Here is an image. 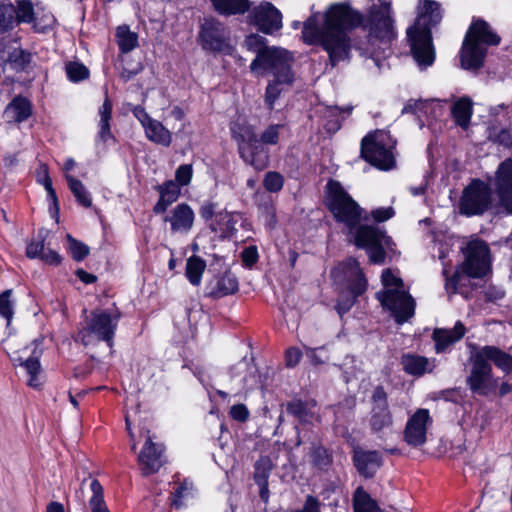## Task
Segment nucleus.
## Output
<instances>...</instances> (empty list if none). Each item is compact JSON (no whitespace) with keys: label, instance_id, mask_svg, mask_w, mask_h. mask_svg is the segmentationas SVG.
I'll return each instance as SVG.
<instances>
[{"label":"nucleus","instance_id":"obj_1","mask_svg":"<svg viewBox=\"0 0 512 512\" xmlns=\"http://www.w3.org/2000/svg\"><path fill=\"white\" fill-rule=\"evenodd\" d=\"M363 20V15L349 4L334 3L323 15L314 13L304 22L302 37L309 45L320 44L335 66L349 58L352 47L349 33Z\"/></svg>","mask_w":512,"mask_h":512},{"label":"nucleus","instance_id":"obj_2","mask_svg":"<svg viewBox=\"0 0 512 512\" xmlns=\"http://www.w3.org/2000/svg\"><path fill=\"white\" fill-rule=\"evenodd\" d=\"M328 207L337 222L343 223L354 234V243L365 249L370 262L382 264L385 261V248L392 245V239L377 227L361 225L363 209L343 189L340 183L330 181Z\"/></svg>","mask_w":512,"mask_h":512},{"label":"nucleus","instance_id":"obj_3","mask_svg":"<svg viewBox=\"0 0 512 512\" xmlns=\"http://www.w3.org/2000/svg\"><path fill=\"white\" fill-rule=\"evenodd\" d=\"M442 17L440 3L433 0L419 1L418 16L414 25L407 29V38L413 58L421 68L431 66L435 60L431 29L441 22Z\"/></svg>","mask_w":512,"mask_h":512},{"label":"nucleus","instance_id":"obj_4","mask_svg":"<svg viewBox=\"0 0 512 512\" xmlns=\"http://www.w3.org/2000/svg\"><path fill=\"white\" fill-rule=\"evenodd\" d=\"M504 359L508 358L500 354V348L496 346L486 345L475 348L469 357L470 369L466 377L469 390L480 396H488L494 392L498 383L490 362L502 370L506 364Z\"/></svg>","mask_w":512,"mask_h":512},{"label":"nucleus","instance_id":"obj_5","mask_svg":"<svg viewBox=\"0 0 512 512\" xmlns=\"http://www.w3.org/2000/svg\"><path fill=\"white\" fill-rule=\"evenodd\" d=\"M463 253L462 272L456 271L451 278H446L445 289L450 295L464 294L462 288L469 283V278L484 277L490 269V249L483 240L471 239Z\"/></svg>","mask_w":512,"mask_h":512},{"label":"nucleus","instance_id":"obj_6","mask_svg":"<svg viewBox=\"0 0 512 512\" xmlns=\"http://www.w3.org/2000/svg\"><path fill=\"white\" fill-rule=\"evenodd\" d=\"M498 36L490 25L477 19L470 25L461 49V65L467 70H478L484 64L487 49L486 46L498 45L500 43Z\"/></svg>","mask_w":512,"mask_h":512},{"label":"nucleus","instance_id":"obj_7","mask_svg":"<svg viewBox=\"0 0 512 512\" xmlns=\"http://www.w3.org/2000/svg\"><path fill=\"white\" fill-rule=\"evenodd\" d=\"M381 281L384 289L376 293V298L392 313L398 324L406 322L414 315L415 301L404 290L402 279L394 275L390 269H385Z\"/></svg>","mask_w":512,"mask_h":512},{"label":"nucleus","instance_id":"obj_8","mask_svg":"<svg viewBox=\"0 0 512 512\" xmlns=\"http://www.w3.org/2000/svg\"><path fill=\"white\" fill-rule=\"evenodd\" d=\"M331 276L335 283L343 284L346 288V292H341L335 306L338 314L342 316L351 309L356 298L364 293L367 281L354 258H348L340 263L331 271Z\"/></svg>","mask_w":512,"mask_h":512},{"label":"nucleus","instance_id":"obj_9","mask_svg":"<svg viewBox=\"0 0 512 512\" xmlns=\"http://www.w3.org/2000/svg\"><path fill=\"white\" fill-rule=\"evenodd\" d=\"M232 138L237 142L241 159L257 171L269 164V151L259 142L253 126L247 123H234L231 126Z\"/></svg>","mask_w":512,"mask_h":512},{"label":"nucleus","instance_id":"obj_10","mask_svg":"<svg viewBox=\"0 0 512 512\" xmlns=\"http://www.w3.org/2000/svg\"><path fill=\"white\" fill-rule=\"evenodd\" d=\"M368 12V45L366 52L372 56L376 53V42L387 46L396 36L393 19L391 16V3L386 0H370Z\"/></svg>","mask_w":512,"mask_h":512},{"label":"nucleus","instance_id":"obj_11","mask_svg":"<svg viewBox=\"0 0 512 512\" xmlns=\"http://www.w3.org/2000/svg\"><path fill=\"white\" fill-rule=\"evenodd\" d=\"M396 141L385 130H376L361 141V157L380 170H391L396 165Z\"/></svg>","mask_w":512,"mask_h":512},{"label":"nucleus","instance_id":"obj_12","mask_svg":"<svg viewBox=\"0 0 512 512\" xmlns=\"http://www.w3.org/2000/svg\"><path fill=\"white\" fill-rule=\"evenodd\" d=\"M292 63L293 56L289 51L273 46L261 51L251 62L250 69L259 75L270 73L278 82H293Z\"/></svg>","mask_w":512,"mask_h":512},{"label":"nucleus","instance_id":"obj_13","mask_svg":"<svg viewBox=\"0 0 512 512\" xmlns=\"http://www.w3.org/2000/svg\"><path fill=\"white\" fill-rule=\"evenodd\" d=\"M118 320L119 315L112 316L104 311L91 312L86 326L79 331L78 338L84 345H88L91 337L94 336L97 340L105 341L111 346Z\"/></svg>","mask_w":512,"mask_h":512},{"label":"nucleus","instance_id":"obj_14","mask_svg":"<svg viewBox=\"0 0 512 512\" xmlns=\"http://www.w3.org/2000/svg\"><path fill=\"white\" fill-rule=\"evenodd\" d=\"M492 205V192L488 184L475 179L464 190L459 209L466 216L481 215Z\"/></svg>","mask_w":512,"mask_h":512},{"label":"nucleus","instance_id":"obj_15","mask_svg":"<svg viewBox=\"0 0 512 512\" xmlns=\"http://www.w3.org/2000/svg\"><path fill=\"white\" fill-rule=\"evenodd\" d=\"M199 42L204 50L226 52L230 50V31L218 19L205 18L200 27Z\"/></svg>","mask_w":512,"mask_h":512},{"label":"nucleus","instance_id":"obj_16","mask_svg":"<svg viewBox=\"0 0 512 512\" xmlns=\"http://www.w3.org/2000/svg\"><path fill=\"white\" fill-rule=\"evenodd\" d=\"M433 420L429 410L418 409L407 421L404 429V441L412 447H419L426 443L427 429Z\"/></svg>","mask_w":512,"mask_h":512},{"label":"nucleus","instance_id":"obj_17","mask_svg":"<svg viewBox=\"0 0 512 512\" xmlns=\"http://www.w3.org/2000/svg\"><path fill=\"white\" fill-rule=\"evenodd\" d=\"M249 17L251 22L266 34H272L282 27V14L270 2H263L253 8Z\"/></svg>","mask_w":512,"mask_h":512},{"label":"nucleus","instance_id":"obj_18","mask_svg":"<svg viewBox=\"0 0 512 512\" xmlns=\"http://www.w3.org/2000/svg\"><path fill=\"white\" fill-rule=\"evenodd\" d=\"M495 190L499 204L512 214V158L504 160L496 171Z\"/></svg>","mask_w":512,"mask_h":512},{"label":"nucleus","instance_id":"obj_19","mask_svg":"<svg viewBox=\"0 0 512 512\" xmlns=\"http://www.w3.org/2000/svg\"><path fill=\"white\" fill-rule=\"evenodd\" d=\"M373 408L370 418L372 431L380 432L392 425V416L388 409L387 394L382 386H377L372 395Z\"/></svg>","mask_w":512,"mask_h":512},{"label":"nucleus","instance_id":"obj_20","mask_svg":"<svg viewBox=\"0 0 512 512\" xmlns=\"http://www.w3.org/2000/svg\"><path fill=\"white\" fill-rule=\"evenodd\" d=\"M195 214L186 203H180L172 208L164 217V221L170 224L172 233L187 234L194 224Z\"/></svg>","mask_w":512,"mask_h":512},{"label":"nucleus","instance_id":"obj_21","mask_svg":"<svg viewBox=\"0 0 512 512\" xmlns=\"http://www.w3.org/2000/svg\"><path fill=\"white\" fill-rule=\"evenodd\" d=\"M163 447L161 444L154 443L149 435L142 450L138 455V461L143 474L149 475L156 473L163 465Z\"/></svg>","mask_w":512,"mask_h":512},{"label":"nucleus","instance_id":"obj_22","mask_svg":"<svg viewBox=\"0 0 512 512\" xmlns=\"http://www.w3.org/2000/svg\"><path fill=\"white\" fill-rule=\"evenodd\" d=\"M353 463L359 474L365 478H372L382 466L383 459L376 450H354Z\"/></svg>","mask_w":512,"mask_h":512},{"label":"nucleus","instance_id":"obj_23","mask_svg":"<svg viewBox=\"0 0 512 512\" xmlns=\"http://www.w3.org/2000/svg\"><path fill=\"white\" fill-rule=\"evenodd\" d=\"M16 8V22L17 23H32L34 22V29L37 32H45L51 28L54 23V17L52 15L44 16V24L37 22L34 17V8L30 0H19L17 1Z\"/></svg>","mask_w":512,"mask_h":512},{"label":"nucleus","instance_id":"obj_24","mask_svg":"<svg viewBox=\"0 0 512 512\" xmlns=\"http://www.w3.org/2000/svg\"><path fill=\"white\" fill-rule=\"evenodd\" d=\"M465 332L466 328L460 321L456 322L452 329H435L433 332V340L435 341L436 352H445L451 345L462 339Z\"/></svg>","mask_w":512,"mask_h":512},{"label":"nucleus","instance_id":"obj_25","mask_svg":"<svg viewBox=\"0 0 512 512\" xmlns=\"http://www.w3.org/2000/svg\"><path fill=\"white\" fill-rule=\"evenodd\" d=\"M156 190L159 192V200L153 207L156 215L165 213L167 208L178 200L181 193L180 187L173 180L158 185Z\"/></svg>","mask_w":512,"mask_h":512},{"label":"nucleus","instance_id":"obj_26","mask_svg":"<svg viewBox=\"0 0 512 512\" xmlns=\"http://www.w3.org/2000/svg\"><path fill=\"white\" fill-rule=\"evenodd\" d=\"M32 114L29 100L22 96L15 97L5 108L3 117L7 123H21Z\"/></svg>","mask_w":512,"mask_h":512},{"label":"nucleus","instance_id":"obj_27","mask_svg":"<svg viewBox=\"0 0 512 512\" xmlns=\"http://www.w3.org/2000/svg\"><path fill=\"white\" fill-rule=\"evenodd\" d=\"M400 364L405 373L416 377L432 372L435 367L428 358L412 353L403 354Z\"/></svg>","mask_w":512,"mask_h":512},{"label":"nucleus","instance_id":"obj_28","mask_svg":"<svg viewBox=\"0 0 512 512\" xmlns=\"http://www.w3.org/2000/svg\"><path fill=\"white\" fill-rule=\"evenodd\" d=\"M207 288L210 297L221 298L234 294L238 290V282L233 275L224 274L211 281Z\"/></svg>","mask_w":512,"mask_h":512},{"label":"nucleus","instance_id":"obj_29","mask_svg":"<svg viewBox=\"0 0 512 512\" xmlns=\"http://www.w3.org/2000/svg\"><path fill=\"white\" fill-rule=\"evenodd\" d=\"M316 402L302 401L300 399H293L286 405V410L289 414L296 417L300 422L308 423L311 422L315 416L314 408Z\"/></svg>","mask_w":512,"mask_h":512},{"label":"nucleus","instance_id":"obj_30","mask_svg":"<svg viewBox=\"0 0 512 512\" xmlns=\"http://www.w3.org/2000/svg\"><path fill=\"white\" fill-rule=\"evenodd\" d=\"M215 11L223 16L242 15L250 9L249 0H210Z\"/></svg>","mask_w":512,"mask_h":512},{"label":"nucleus","instance_id":"obj_31","mask_svg":"<svg viewBox=\"0 0 512 512\" xmlns=\"http://www.w3.org/2000/svg\"><path fill=\"white\" fill-rule=\"evenodd\" d=\"M144 131L146 137L155 144L168 147L172 142V133L158 120L148 122Z\"/></svg>","mask_w":512,"mask_h":512},{"label":"nucleus","instance_id":"obj_32","mask_svg":"<svg viewBox=\"0 0 512 512\" xmlns=\"http://www.w3.org/2000/svg\"><path fill=\"white\" fill-rule=\"evenodd\" d=\"M99 131L97 134V140L106 143L110 139H114L111 129H110V121L112 118V102L106 96L102 106L99 108Z\"/></svg>","mask_w":512,"mask_h":512},{"label":"nucleus","instance_id":"obj_33","mask_svg":"<svg viewBox=\"0 0 512 512\" xmlns=\"http://www.w3.org/2000/svg\"><path fill=\"white\" fill-rule=\"evenodd\" d=\"M352 111V107L348 106L340 108L338 106H327L323 110V117L326 119L324 124L325 129L328 132H336L341 127V122L344 119V114L349 115Z\"/></svg>","mask_w":512,"mask_h":512},{"label":"nucleus","instance_id":"obj_34","mask_svg":"<svg viewBox=\"0 0 512 512\" xmlns=\"http://www.w3.org/2000/svg\"><path fill=\"white\" fill-rule=\"evenodd\" d=\"M453 118L455 122L463 129H467L470 124L471 116H472V101L463 97L457 101L452 106L451 109Z\"/></svg>","mask_w":512,"mask_h":512},{"label":"nucleus","instance_id":"obj_35","mask_svg":"<svg viewBox=\"0 0 512 512\" xmlns=\"http://www.w3.org/2000/svg\"><path fill=\"white\" fill-rule=\"evenodd\" d=\"M35 350L33 351V355L29 358L23 360L22 358L15 359L18 361V365L22 366L26 373L29 375L28 385L33 388H39L41 386L40 381V373H41V365L39 362V358L35 355Z\"/></svg>","mask_w":512,"mask_h":512},{"label":"nucleus","instance_id":"obj_36","mask_svg":"<svg viewBox=\"0 0 512 512\" xmlns=\"http://www.w3.org/2000/svg\"><path fill=\"white\" fill-rule=\"evenodd\" d=\"M354 512H381L375 500L363 489L358 487L353 495Z\"/></svg>","mask_w":512,"mask_h":512},{"label":"nucleus","instance_id":"obj_37","mask_svg":"<svg viewBox=\"0 0 512 512\" xmlns=\"http://www.w3.org/2000/svg\"><path fill=\"white\" fill-rule=\"evenodd\" d=\"M116 41L122 53L132 51L138 45V35L130 31L128 26H119L116 30Z\"/></svg>","mask_w":512,"mask_h":512},{"label":"nucleus","instance_id":"obj_38","mask_svg":"<svg viewBox=\"0 0 512 512\" xmlns=\"http://www.w3.org/2000/svg\"><path fill=\"white\" fill-rule=\"evenodd\" d=\"M65 179L77 202L86 208L90 207L92 205V199L84 184L69 174L65 175Z\"/></svg>","mask_w":512,"mask_h":512},{"label":"nucleus","instance_id":"obj_39","mask_svg":"<svg viewBox=\"0 0 512 512\" xmlns=\"http://www.w3.org/2000/svg\"><path fill=\"white\" fill-rule=\"evenodd\" d=\"M206 263L198 256H191L186 263V277L189 282L198 286L201 283L202 274L205 271Z\"/></svg>","mask_w":512,"mask_h":512},{"label":"nucleus","instance_id":"obj_40","mask_svg":"<svg viewBox=\"0 0 512 512\" xmlns=\"http://www.w3.org/2000/svg\"><path fill=\"white\" fill-rule=\"evenodd\" d=\"M90 488L93 492L92 497L89 500V507L92 512H106L107 506L103 497V488L100 482L96 479L92 480Z\"/></svg>","mask_w":512,"mask_h":512},{"label":"nucleus","instance_id":"obj_41","mask_svg":"<svg viewBox=\"0 0 512 512\" xmlns=\"http://www.w3.org/2000/svg\"><path fill=\"white\" fill-rule=\"evenodd\" d=\"M12 295V289L0 293V316L6 320V326L10 325L14 314L15 301L12 299Z\"/></svg>","mask_w":512,"mask_h":512},{"label":"nucleus","instance_id":"obj_42","mask_svg":"<svg viewBox=\"0 0 512 512\" xmlns=\"http://www.w3.org/2000/svg\"><path fill=\"white\" fill-rule=\"evenodd\" d=\"M272 470V462L268 456H261L254 465V481L256 484L268 483Z\"/></svg>","mask_w":512,"mask_h":512},{"label":"nucleus","instance_id":"obj_43","mask_svg":"<svg viewBox=\"0 0 512 512\" xmlns=\"http://www.w3.org/2000/svg\"><path fill=\"white\" fill-rule=\"evenodd\" d=\"M311 462L320 470L327 469L332 463V456L323 446H314L310 451Z\"/></svg>","mask_w":512,"mask_h":512},{"label":"nucleus","instance_id":"obj_44","mask_svg":"<svg viewBox=\"0 0 512 512\" xmlns=\"http://www.w3.org/2000/svg\"><path fill=\"white\" fill-rule=\"evenodd\" d=\"M49 231L40 229L37 234V239L32 240L26 248V256L31 259L40 258L45 251V239Z\"/></svg>","mask_w":512,"mask_h":512},{"label":"nucleus","instance_id":"obj_45","mask_svg":"<svg viewBox=\"0 0 512 512\" xmlns=\"http://www.w3.org/2000/svg\"><path fill=\"white\" fill-rule=\"evenodd\" d=\"M15 14L16 8L10 1L0 7V28L2 31L6 32L13 28L14 23H16Z\"/></svg>","mask_w":512,"mask_h":512},{"label":"nucleus","instance_id":"obj_46","mask_svg":"<svg viewBox=\"0 0 512 512\" xmlns=\"http://www.w3.org/2000/svg\"><path fill=\"white\" fill-rule=\"evenodd\" d=\"M66 238L68 242V249L75 261H82L88 256L90 249L86 244L76 240L70 234H67Z\"/></svg>","mask_w":512,"mask_h":512},{"label":"nucleus","instance_id":"obj_47","mask_svg":"<svg viewBox=\"0 0 512 512\" xmlns=\"http://www.w3.org/2000/svg\"><path fill=\"white\" fill-rule=\"evenodd\" d=\"M67 77L72 82H79L89 76L87 67L79 62H69L65 67Z\"/></svg>","mask_w":512,"mask_h":512},{"label":"nucleus","instance_id":"obj_48","mask_svg":"<svg viewBox=\"0 0 512 512\" xmlns=\"http://www.w3.org/2000/svg\"><path fill=\"white\" fill-rule=\"evenodd\" d=\"M293 82H278L276 78L271 81L266 88L265 103L269 109H273L275 101L278 99L282 92L281 85H290Z\"/></svg>","mask_w":512,"mask_h":512},{"label":"nucleus","instance_id":"obj_49","mask_svg":"<svg viewBox=\"0 0 512 512\" xmlns=\"http://www.w3.org/2000/svg\"><path fill=\"white\" fill-rule=\"evenodd\" d=\"M284 126L281 124L269 125L260 135L259 142L265 147V145H276L279 141L280 130Z\"/></svg>","mask_w":512,"mask_h":512},{"label":"nucleus","instance_id":"obj_50","mask_svg":"<svg viewBox=\"0 0 512 512\" xmlns=\"http://www.w3.org/2000/svg\"><path fill=\"white\" fill-rule=\"evenodd\" d=\"M431 102L429 100H414L410 99L403 107L402 114L411 113L417 115L418 117L421 114H426Z\"/></svg>","mask_w":512,"mask_h":512},{"label":"nucleus","instance_id":"obj_51","mask_svg":"<svg viewBox=\"0 0 512 512\" xmlns=\"http://www.w3.org/2000/svg\"><path fill=\"white\" fill-rule=\"evenodd\" d=\"M283 185L284 178L280 173L274 171L266 173L263 180V186L267 191L272 193L279 192L283 188Z\"/></svg>","mask_w":512,"mask_h":512},{"label":"nucleus","instance_id":"obj_52","mask_svg":"<svg viewBox=\"0 0 512 512\" xmlns=\"http://www.w3.org/2000/svg\"><path fill=\"white\" fill-rule=\"evenodd\" d=\"M32 61V54L25 50L19 49L13 51L9 57L8 62L13 64L18 69H25Z\"/></svg>","mask_w":512,"mask_h":512},{"label":"nucleus","instance_id":"obj_53","mask_svg":"<svg viewBox=\"0 0 512 512\" xmlns=\"http://www.w3.org/2000/svg\"><path fill=\"white\" fill-rule=\"evenodd\" d=\"M244 43L248 50L256 53V56L259 55L261 51L270 48L266 46V38L258 34L247 36Z\"/></svg>","mask_w":512,"mask_h":512},{"label":"nucleus","instance_id":"obj_54","mask_svg":"<svg viewBox=\"0 0 512 512\" xmlns=\"http://www.w3.org/2000/svg\"><path fill=\"white\" fill-rule=\"evenodd\" d=\"M193 175V168L191 164L180 165L175 172V180L178 186H187L190 184Z\"/></svg>","mask_w":512,"mask_h":512},{"label":"nucleus","instance_id":"obj_55","mask_svg":"<svg viewBox=\"0 0 512 512\" xmlns=\"http://www.w3.org/2000/svg\"><path fill=\"white\" fill-rule=\"evenodd\" d=\"M232 419L238 422H245L248 420L250 413L244 404H235L230 408L229 412Z\"/></svg>","mask_w":512,"mask_h":512},{"label":"nucleus","instance_id":"obj_56","mask_svg":"<svg viewBox=\"0 0 512 512\" xmlns=\"http://www.w3.org/2000/svg\"><path fill=\"white\" fill-rule=\"evenodd\" d=\"M304 349H305V355L307 356V358L310 360V362L313 365L323 364L328 359L327 356L322 357V356H320L318 354L319 351H323L324 350V347L311 348V347H308V346H304Z\"/></svg>","mask_w":512,"mask_h":512},{"label":"nucleus","instance_id":"obj_57","mask_svg":"<svg viewBox=\"0 0 512 512\" xmlns=\"http://www.w3.org/2000/svg\"><path fill=\"white\" fill-rule=\"evenodd\" d=\"M302 358V352L297 347H290L285 354V361L287 367H295Z\"/></svg>","mask_w":512,"mask_h":512},{"label":"nucleus","instance_id":"obj_58","mask_svg":"<svg viewBox=\"0 0 512 512\" xmlns=\"http://www.w3.org/2000/svg\"><path fill=\"white\" fill-rule=\"evenodd\" d=\"M394 213L392 207H381L372 211V217L376 222H384L392 218Z\"/></svg>","mask_w":512,"mask_h":512},{"label":"nucleus","instance_id":"obj_59","mask_svg":"<svg viewBox=\"0 0 512 512\" xmlns=\"http://www.w3.org/2000/svg\"><path fill=\"white\" fill-rule=\"evenodd\" d=\"M258 260V252L256 247L250 246L243 250L242 261L246 266H252Z\"/></svg>","mask_w":512,"mask_h":512},{"label":"nucleus","instance_id":"obj_60","mask_svg":"<svg viewBox=\"0 0 512 512\" xmlns=\"http://www.w3.org/2000/svg\"><path fill=\"white\" fill-rule=\"evenodd\" d=\"M40 259L50 265H58L61 262L60 255L51 249L45 250Z\"/></svg>","mask_w":512,"mask_h":512},{"label":"nucleus","instance_id":"obj_61","mask_svg":"<svg viewBox=\"0 0 512 512\" xmlns=\"http://www.w3.org/2000/svg\"><path fill=\"white\" fill-rule=\"evenodd\" d=\"M37 181L44 186L45 189L48 187H52V180L48 173V168L46 165H41L39 168Z\"/></svg>","mask_w":512,"mask_h":512},{"label":"nucleus","instance_id":"obj_62","mask_svg":"<svg viewBox=\"0 0 512 512\" xmlns=\"http://www.w3.org/2000/svg\"><path fill=\"white\" fill-rule=\"evenodd\" d=\"M133 115L140 121L143 128L147 126L148 122L153 120L141 106H137L133 109Z\"/></svg>","mask_w":512,"mask_h":512},{"label":"nucleus","instance_id":"obj_63","mask_svg":"<svg viewBox=\"0 0 512 512\" xmlns=\"http://www.w3.org/2000/svg\"><path fill=\"white\" fill-rule=\"evenodd\" d=\"M215 209H216V205L214 203L206 202L201 206V208L199 210V214L203 219L209 220L213 217V215L215 213Z\"/></svg>","mask_w":512,"mask_h":512},{"label":"nucleus","instance_id":"obj_64","mask_svg":"<svg viewBox=\"0 0 512 512\" xmlns=\"http://www.w3.org/2000/svg\"><path fill=\"white\" fill-rule=\"evenodd\" d=\"M496 141L504 146H512V134L510 131L503 129L496 136Z\"/></svg>","mask_w":512,"mask_h":512}]
</instances>
